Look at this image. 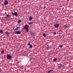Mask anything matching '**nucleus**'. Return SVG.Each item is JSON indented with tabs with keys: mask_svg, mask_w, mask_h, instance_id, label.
Returning <instances> with one entry per match:
<instances>
[{
	"mask_svg": "<svg viewBox=\"0 0 73 73\" xmlns=\"http://www.w3.org/2000/svg\"><path fill=\"white\" fill-rule=\"evenodd\" d=\"M2 71V70H1V69H0V73H1V71Z\"/></svg>",
	"mask_w": 73,
	"mask_h": 73,
	"instance_id": "obj_25",
	"label": "nucleus"
},
{
	"mask_svg": "<svg viewBox=\"0 0 73 73\" xmlns=\"http://www.w3.org/2000/svg\"><path fill=\"white\" fill-rule=\"evenodd\" d=\"M56 60H57V58H54L53 59V61H56Z\"/></svg>",
	"mask_w": 73,
	"mask_h": 73,
	"instance_id": "obj_22",
	"label": "nucleus"
},
{
	"mask_svg": "<svg viewBox=\"0 0 73 73\" xmlns=\"http://www.w3.org/2000/svg\"><path fill=\"white\" fill-rule=\"evenodd\" d=\"M4 50H3L2 51V53H4Z\"/></svg>",
	"mask_w": 73,
	"mask_h": 73,
	"instance_id": "obj_24",
	"label": "nucleus"
},
{
	"mask_svg": "<svg viewBox=\"0 0 73 73\" xmlns=\"http://www.w3.org/2000/svg\"><path fill=\"white\" fill-rule=\"evenodd\" d=\"M53 70H51L48 72V73H49L50 72H53Z\"/></svg>",
	"mask_w": 73,
	"mask_h": 73,
	"instance_id": "obj_13",
	"label": "nucleus"
},
{
	"mask_svg": "<svg viewBox=\"0 0 73 73\" xmlns=\"http://www.w3.org/2000/svg\"><path fill=\"white\" fill-rule=\"evenodd\" d=\"M64 28L65 29H67V28H68V26L67 25H65L64 26Z\"/></svg>",
	"mask_w": 73,
	"mask_h": 73,
	"instance_id": "obj_10",
	"label": "nucleus"
},
{
	"mask_svg": "<svg viewBox=\"0 0 73 73\" xmlns=\"http://www.w3.org/2000/svg\"><path fill=\"white\" fill-rule=\"evenodd\" d=\"M63 47V46L62 45H60L59 46V47H60V48H62Z\"/></svg>",
	"mask_w": 73,
	"mask_h": 73,
	"instance_id": "obj_19",
	"label": "nucleus"
},
{
	"mask_svg": "<svg viewBox=\"0 0 73 73\" xmlns=\"http://www.w3.org/2000/svg\"><path fill=\"white\" fill-rule=\"evenodd\" d=\"M5 33L7 36H9V32H8V31H6Z\"/></svg>",
	"mask_w": 73,
	"mask_h": 73,
	"instance_id": "obj_7",
	"label": "nucleus"
},
{
	"mask_svg": "<svg viewBox=\"0 0 73 73\" xmlns=\"http://www.w3.org/2000/svg\"><path fill=\"white\" fill-rule=\"evenodd\" d=\"M7 17H11V16H10L9 14L7 15Z\"/></svg>",
	"mask_w": 73,
	"mask_h": 73,
	"instance_id": "obj_18",
	"label": "nucleus"
},
{
	"mask_svg": "<svg viewBox=\"0 0 73 73\" xmlns=\"http://www.w3.org/2000/svg\"><path fill=\"white\" fill-rule=\"evenodd\" d=\"M52 0H50V1H52Z\"/></svg>",
	"mask_w": 73,
	"mask_h": 73,
	"instance_id": "obj_29",
	"label": "nucleus"
},
{
	"mask_svg": "<svg viewBox=\"0 0 73 73\" xmlns=\"http://www.w3.org/2000/svg\"><path fill=\"white\" fill-rule=\"evenodd\" d=\"M27 45H31V43H30L29 41V42Z\"/></svg>",
	"mask_w": 73,
	"mask_h": 73,
	"instance_id": "obj_21",
	"label": "nucleus"
},
{
	"mask_svg": "<svg viewBox=\"0 0 73 73\" xmlns=\"http://www.w3.org/2000/svg\"><path fill=\"white\" fill-rule=\"evenodd\" d=\"M14 33L15 34H17V35H20L21 34V32L19 31H14Z\"/></svg>",
	"mask_w": 73,
	"mask_h": 73,
	"instance_id": "obj_1",
	"label": "nucleus"
},
{
	"mask_svg": "<svg viewBox=\"0 0 73 73\" xmlns=\"http://www.w3.org/2000/svg\"><path fill=\"white\" fill-rule=\"evenodd\" d=\"M12 15H14L15 13H13V12H12Z\"/></svg>",
	"mask_w": 73,
	"mask_h": 73,
	"instance_id": "obj_23",
	"label": "nucleus"
},
{
	"mask_svg": "<svg viewBox=\"0 0 73 73\" xmlns=\"http://www.w3.org/2000/svg\"><path fill=\"white\" fill-rule=\"evenodd\" d=\"M54 27H55V28H58V27H59V24H56L54 25Z\"/></svg>",
	"mask_w": 73,
	"mask_h": 73,
	"instance_id": "obj_5",
	"label": "nucleus"
},
{
	"mask_svg": "<svg viewBox=\"0 0 73 73\" xmlns=\"http://www.w3.org/2000/svg\"><path fill=\"white\" fill-rule=\"evenodd\" d=\"M19 28H20V27H16V28L15 29V31H17V30H19Z\"/></svg>",
	"mask_w": 73,
	"mask_h": 73,
	"instance_id": "obj_9",
	"label": "nucleus"
},
{
	"mask_svg": "<svg viewBox=\"0 0 73 73\" xmlns=\"http://www.w3.org/2000/svg\"><path fill=\"white\" fill-rule=\"evenodd\" d=\"M7 58L9 59H11L12 58V56L10 55H8L7 56Z\"/></svg>",
	"mask_w": 73,
	"mask_h": 73,
	"instance_id": "obj_3",
	"label": "nucleus"
},
{
	"mask_svg": "<svg viewBox=\"0 0 73 73\" xmlns=\"http://www.w3.org/2000/svg\"><path fill=\"white\" fill-rule=\"evenodd\" d=\"M28 27H29V26L28 25H26L25 27V28L26 29L27 32H29V29H28Z\"/></svg>",
	"mask_w": 73,
	"mask_h": 73,
	"instance_id": "obj_2",
	"label": "nucleus"
},
{
	"mask_svg": "<svg viewBox=\"0 0 73 73\" xmlns=\"http://www.w3.org/2000/svg\"><path fill=\"white\" fill-rule=\"evenodd\" d=\"M54 35H56V33H54Z\"/></svg>",
	"mask_w": 73,
	"mask_h": 73,
	"instance_id": "obj_27",
	"label": "nucleus"
},
{
	"mask_svg": "<svg viewBox=\"0 0 73 73\" xmlns=\"http://www.w3.org/2000/svg\"><path fill=\"white\" fill-rule=\"evenodd\" d=\"M44 8H45V9L46 8V7H45V6H44Z\"/></svg>",
	"mask_w": 73,
	"mask_h": 73,
	"instance_id": "obj_26",
	"label": "nucleus"
},
{
	"mask_svg": "<svg viewBox=\"0 0 73 73\" xmlns=\"http://www.w3.org/2000/svg\"><path fill=\"white\" fill-rule=\"evenodd\" d=\"M30 34H31V36H35V34L34 33L32 32V31H30Z\"/></svg>",
	"mask_w": 73,
	"mask_h": 73,
	"instance_id": "obj_4",
	"label": "nucleus"
},
{
	"mask_svg": "<svg viewBox=\"0 0 73 73\" xmlns=\"http://www.w3.org/2000/svg\"><path fill=\"white\" fill-rule=\"evenodd\" d=\"M8 1L7 0H6L5 1V3H4L5 5H8Z\"/></svg>",
	"mask_w": 73,
	"mask_h": 73,
	"instance_id": "obj_6",
	"label": "nucleus"
},
{
	"mask_svg": "<svg viewBox=\"0 0 73 73\" xmlns=\"http://www.w3.org/2000/svg\"><path fill=\"white\" fill-rule=\"evenodd\" d=\"M29 48H32V45H30Z\"/></svg>",
	"mask_w": 73,
	"mask_h": 73,
	"instance_id": "obj_20",
	"label": "nucleus"
},
{
	"mask_svg": "<svg viewBox=\"0 0 73 73\" xmlns=\"http://www.w3.org/2000/svg\"><path fill=\"white\" fill-rule=\"evenodd\" d=\"M14 15H15V16H17V12L15 13Z\"/></svg>",
	"mask_w": 73,
	"mask_h": 73,
	"instance_id": "obj_12",
	"label": "nucleus"
},
{
	"mask_svg": "<svg viewBox=\"0 0 73 73\" xmlns=\"http://www.w3.org/2000/svg\"><path fill=\"white\" fill-rule=\"evenodd\" d=\"M33 23L32 22H30V23H29V25H31V24H33Z\"/></svg>",
	"mask_w": 73,
	"mask_h": 73,
	"instance_id": "obj_17",
	"label": "nucleus"
},
{
	"mask_svg": "<svg viewBox=\"0 0 73 73\" xmlns=\"http://www.w3.org/2000/svg\"><path fill=\"white\" fill-rule=\"evenodd\" d=\"M42 35H43V36H44V37H46V34L45 33H44Z\"/></svg>",
	"mask_w": 73,
	"mask_h": 73,
	"instance_id": "obj_15",
	"label": "nucleus"
},
{
	"mask_svg": "<svg viewBox=\"0 0 73 73\" xmlns=\"http://www.w3.org/2000/svg\"><path fill=\"white\" fill-rule=\"evenodd\" d=\"M18 23L19 24H20V23H21V20L20 19L18 21Z\"/></svg>",
	"mask_w": 73,
	"mask_h": 73,
	"instance_id": "obj_11",
	"label": "nucleus"
},
{
	"mask_svg": "<svg viewBox=\"0 0 73 73\" xmlns=\"http://www.w3.org/2000/svg\"><path fill=\"white\" fill-rule=\"evenodd\" d=\"M33 19V18H32V17H30L29 18V19L30 20H32Z\"/></svg>",
	"mask_w": 73,
	"mask_h": 73,
	"instance_id": "obj_16",
	"label": "nucleus"
},
{
	"mask_svg": "<svg viewBox=\"0 0 73 73\" xmlns=\"http://www.w3.org/2000/svg\"><path fill=\"white\" fill-rule=\"evenodd\" d=\"M3 30H0V33H1L2 34H3Z\"/></svg>",
	"mask_w": 73,
	"mask_h": 73,
	"instance_id": "obj_14",
	"label": "nucleus"
},
{
	"mask_svg": "<svg viewBox=\"0 0 73 73\" xmlns=\"http://www.w3.org/2000/svg\"><path fill=\"white\" fill-rule=\"evenodd\" d=\"M58 67L59 68H61L62 67V64H58Z\"/></svg>",
	"mask_w": 73,
	"mask_h": 73,
	"instance_id": "obj_8",
	"label": "nucleus"
},
{
	"mask_svg": "<svg viewBox=\"0 0 73 73\" xmlns=\"http://www.w3.org/2000/svg\"><path fill=\"white\" fill-rule=\"evenodd\" d=\"M67 1H69V0H67Z\"/></svg>",
	"mask_w": 73,
	"mask_h": 73,
	"instance_id": "obj_28",
	"label": "nucleus"
}]
</instances>
